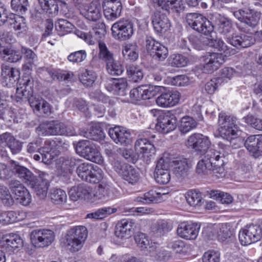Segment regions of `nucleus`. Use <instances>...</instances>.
I'll return each instance as SVG.
<instances>
[{
    "instance_id": "obj_1",
    "label": "nucleus",
    "mask_w": 262,
    "mask_h": 262,
    "mask_svg": "<svg viewBox=\"0 0 262 262\" xmlns=\"http://www.w3.org/2000/svg\"><path fill=\"white\" fill-rule=\"evenodd\" d=\"M218 125L220 136L230 141L233 148H239L243 143V140L238 134V127L236 124V118L222 112L218 115Z\"/></svg>"
},
{
    "instance_id": "obj_2",
    "label": "nucleus",
    "mask_w": 262,
    "mask_h": 262,
    "mask_svg": "<svg viewBox=\"0 0 262 262\" xmlns=\"http://www.w3.org/2000/svg\"><path fill=\"white\" fill-rule=\"evenodd\" d=\"M12 171L28 186L34 190L39 196H46L47 194L49 184L47 180L35 176L29 169L20 165L18 162L11 161L10 162Z\"/></svg>"
},
{
    "instance_id": "obj_3",
    "label": "nucleus",
    "mask_w": 262,
    "mask_h": 262,
    "mask_svg": "<svg viewBox=\"0 0 262 262\" xmlns=\"http://www.w3.org/2000/svg\"><path fill=\"white\" fill-rule=\"evenodd\" d=\"M34 85L32 76L30 74L25 73L19 80L18 88H16V100L17 102L27 100L34 111H39L43 99L34 95Z\"/></svg>"
},
{
    "instance_id": "obj_4",
    "label": "nucleus",
    "mask_w": 262,
    "mask_h": 262,
    "mask_svg": "<svg viewBox=\"0 0 262 262\" xmlns=\"http://www.w3.org/2000/svg\"><path fill=\"white\" fill-rule=\"evenodd\" d=\"M38 128L45 136H74L76 135L75 128L71 124L59 120L43 122L39 125Z\"/></svg>"
},
{
    "instance_id": "obj_5",
    "label": "nucleus",
    "mask_w": 262,
    "mask_h": 262,
    "mask_svg": "<svg viewBox=\"0 0 262 262\" xmlns=\"http://www.w3.org/2000/svg\"><path fill=\"white\" fill-rule=\"evenodd\" d=\"M88 236L85 227L78 226L71 228L66 236L67 247L72 252L78 251L82 247Z\"/></svg>"
},
{
    "instance_id": "obj_6",
    "label": "nucleus",
    "mask_w": 262,
    "mask_h": 262,
    "mask_svg": "<svg viewBox=\"0 0 262 262\" xmlns=\"http://www.w3.org/2000/svg\"><path fill=\"white\" fill-rule=\"evenodd\" d=\"M75 148L76 152L85 159L99 165L103 164L104 159L101 154L89 141H79L75 146Z\"/></svg>"
},
{
    "instance_id": "obj_7",
    "label": "nucleus",
    "mask_w": 262,
    "mask_h": 262,
    "mask_svg": "<svg viewBox=\"0 0 262 262\" xmlns=\"http://www.w3.org/2000/svg\"><path fill=\"white\" fill-rule=\"evenodd\" d=\"M186 21L193 30L204 35L210 34L214 30V27L211 22L200 13L187 14Z\"/></svg>"
},
{
    "instance_id": "obj_8",
    "label": "nucleus",
    "mask_w": 262,
    "mask_h": 262,
    "mask_svg": "<svg viewBox=\"0 0 262 262\" xmlns=\"http://www.w3.org/2000/svg\"><path fill=\"white\" fill-rule=\"evenodd\" d=\"M262 237V229L257 225L253 224L246 225L242 228L238 233V239L243 246H248L260 240Z\"/></svg>"
},
{
    "instance_id": "obj_9",
    "label": "nucleus",
    "mask_w": 262,
    "mask_h": 262,
    "mask_svg": "<svg viewBox=\"0 0 262 262\" xmlns=\"http://www.w3.org/2000/svg\"><path fill=\"white\" fill-rule=\"evenodd\" d=\"M233 14L243 24V27L250 29V32L258 25L260 19V14L252 9H240L235 11Z\"/></svg>"
},
{
    "instance_id": "obj_10",
    "label": "nucleus",
    "mask_w": 262,
    "mask_h": 262,
    "mask_svg": "<svg viewBox=\"0 0 262 262\" xmlns=\"http://www.w3.org/2000/svg\"><path fill=\"white\" fill-rule=\"evenodd\" d=\"M177 119L171 111H168L159 115L157 118L156 129L164 134L173 131L177 126Z\"/></svg>"
},
{
    "instance_id": "obj_11",
    "label": "nucleus",
    "mask_w": 262,
    "mask_h": 262,
    "mask_svg": "<svg viewBox=\"0 0 262 262\" xmlns=\"http://www.w3.org/2000/svg\"><path fill=\"white\" fill-rule=\"evenodd\" d=\"M133 24L128 19L120 20L112 25V35L115 39L126 40L133 35Z\"/></svg>"
},
{
    "instance_id": "obj_12",
    "label": "nucleus",
    "mask_w": 262,
    "mask_h": 262,
    "mask_svg": "<svg viewBox=\"0 0 262 262\" xmlns=\"http://www.w3.org/2000/svg\"><path fill=\"white\" fill-rule=\"evenodd\" d=\"M9 189L16 201L24 206L29 205L32 201L31 195L25 186L17 180L11 181Z\"/></svg>"
},
{
    "instance_id": "obj_13",
    "label": "nucleus",
    "mask_w": 262,
    "mask_h": 262,
    "mask_svg": "<svg viewBox=\"0 0 262 262\" xmlns=\"http://www.w3.org/2000/svg\"><path fill=\"white\" fill-rule=\"evenodd\" d=\"M115 170L126 181L132 184L137 183L140 179L139 172L132 166L119 161L114 163Z\"/></svg>"
},
{
    "instance_id": "obj_14",
    "label": "nucleus",
    "mask_w": 262,
    "mask_h": 262,
    "mask_svg": "<svg viewBox=\"0 0 262 262\" xmlns=\"http://www.w3.org/2000/svg\"><path fill=\"white\" fill-rule=\"evenodd\" d=\"M135 150L138 157L148 162L155 154L156 149L152 142L145 138H138L135 143Z\"/></svg>"
},
{
    "instance_id": "obj_15",
    "label": "nucleus",
    "mask_w": 262,
    "mask_h": 262,
    "mask_svg": "<svg viewBox=\"0 0 262 262\" xmlns=\"http://www.w3.org/2000/svg\"><path fill=\"white\" fill-rule=\"evenodd\" d=\"M54 233L49 229H36L31 233V239L35 246L44 248L50 245L54 240Z\"/></svg>"
},
{
    "instance_id": "obj_16",
    "label": "nucleus",
    "mask_w": 262,
    "mask_h": 262,
    "mask_svg": "<svg viewBox=\"0 0 262 262\" xmlns=\"http://www.w3.org/2000/svg\"><path fill=\"white\" fill-rule=\"evenodd\" d=\"M187 145L200 155L206 154L210 145L209 138L200 133H193L188 138Z\"/></svg>"
},
{
    "instance_id": "obj_17",
    "label": "nucleus",
    "mask_w": 262,
    "mask_h": 262,
    "mask_svg": "<svg viewBox=\"0 0 262 262\" xmlns=\"http://www.w3.org/2000/svg\"><path fill=\"white\" fill-rule=\"evenodd\" d=\"M166 156V163H169L173 168V172L178 178H184L188 174L189 165L186 158L182 156L170 157L169 154Z\"/></svg>"
},
{
    "instance_id": "obj_18",
    "label": "nucleus",
    "mask_w": 262,
    "mask_h": 262,
    "mask_svg": "<svg viewBox=\"0 0 262 262\" xmlns=\"http://www.w3.org/2000/svg\"><path fill=\"white\" fill-rule=\"evenodd\" d=\"M226 55L222 53L207 52L203 57V69L205 73H212L217 70L225 61Z\"/></svg>"
},
{
    "instance_id": "obj_19",
    "label": "nucleus",
    "mask_w": 262,
    "mask_h": 262,
    "mask_svg": "<svg viewBox=\"0 0 262 262\" xmlns=\"http://www.w3.org/2000/svg\"><path fill=\"white\" fill-rule=\"evenodd\" d=\"M20 74L18 69L7 64L2 65V83L8 87L13 86L16 83L18 88L19 80L23 78V76L20 77Z\"/></svg>"
},
{
    "instance_id": "obj_20",
    "label": "nucleus",
    "mask_w": 262,
    "mask_h": 262,
    "mask_svg": "<svg viewBox=\"0 0 262 262\" xmlns=\"http://www.w3.org/2000/svg\"><path fill=\"white\" fill-rule=\"evenodd\" d=\"M135 227V222L130 219H122L117 222L115 228V235L121 239L131 237Z\"/></svg>"
},
{
    "instance_id": "obj_21",
    "label": "nucleus",
    "mask_w": 262,
    "mask_h": 262,
    "mask_svg": "<svg viewBox=\"0 0 262 262\" xmlns=\"http://www.w3.org/2000/svg\"><path fill=\"white\" fill-rule=\"evenodd\" d=\"M146 48L147 52L154 58L159 61L164 60L168 56L167 48L153 38L146 39Z\"/></svg>"
},
{
    "instance_id": "obj_22",
    "label": "nucleus",
    "mask_w": 262,
    "mask_h": 262,
    "mask_svg": "<svg viewBox=\"0 0 262 262\" xmlns=\"http://www.w3.org/2000/svg\"><path fill=\"white\" fill-rule=\"evenodd\" d=\"M200 229L198 224L189 221L180 223L177 228L178 235L187 240H193L196 238Z\"/></svg>"
},
{
    "instance_id": "obj_23",
    "label": "nucleus",
    "mask_w": 262,
    "mask_h": 262,
    "mask_svg": "<svg viewBox=\"0 0 262 262\" xmlns=\"http://www.w3.org/2000/svg\"><path fill=\"white\" fill-rule=\"evenodd\" d=\"M181 94L176 90L162 92L156 99V104L161 107L168 108L176 105L180 101Z\"/></svg>"
},
{
    "instance_id": "obj_24",
    "label": "nucleus",
    "mask_w": 262,
    "mask_h": 262,
    "mask_svg": "<svg viewBox=\"0 0 262 262\" xmlns=\"http://www.w3.org/2000/svg\"><path fill=\"white\" fill-rule=\"evenodd\" d=\"M239 29L246 33L235 34L230 39V43L233 46L239 48H245L251 46L254 42L252 32L250 29H246L244 27H239Z\"/></svg>"
},
{
    "instance_id": "obj_25",
    "label": "nucleus",
    "mask_w": 262,
    "mask_h": 262,
    "mask_svg": "<svg viewBox=\"0 0 262 262\" xmlns=\"http://www.w3.org/2000/svg\"><path fill=\"white\" fill-rule=\"evenodd\" d=\"M103 13L106 19L114 20L118 18L122 10L120 0H105L102 4Z\"/></svg>"
},
{
    "instance_id": "obj_26",
    "label": "nucleus",
    "mask_w": 262,
    "mask_h": 262,
    "mask_svg": "<svg viewBox=\"0 0 262 262\" xmlns=\"http://www.w3.org/2000/svg\"><path fill=\"white\" fill-rule=\"evenodd\" d=\"M105 33L104 24H97L89 33L80 32L78 35L89 45H93L96 41H98V43L99 42H102L101 39L104 36Z\"/></svg>"
},
{
    "instance_id": "obj_27",
    "label": "nucleus",
    "mask_w": 262,
    "mask_h": 262,
    "mask_svg": "<svg viewBox=\"0 0 262 262\" xmlns=\"http://www.w3.org/2000/svg\"><path fill=\"white\" fill-rule=\"evenodd\" d=\"M108 135L116 143L122 145L129 144L132 140L130 132L126 128L120 126L110 128Z\"/></svg>"
},
{
    "instance_id": "obj_28",
    "label": "nucleus",
    "mask_w": 262,
    "mask_h": 262,
    "mask_svg": "<svg viewBox=\"0 0 262 262\" xmlns=\"http://www.w3.org/2000/svg\"><path fill=\"white\" fill-rule=\"evenodd\" d=\"M3 238L2 247L10 254L17 251L18 249L23 246L22 239L16 234H6Z\"/></svg>"
},
{
    "instance_id": "obj_29",
    "label": "nucleus",
    "mask_w": 262,
    "mask_h": 262,
    "mask_svg": "<svg viewBox=\"0 0 262 262\" xmlns=\"http://www.w3.org/2000/svg\"><path fill=\"white\" fill-rule=\"evenodd\" d=\"M167 194L165 190L161 187L155 188L145 193L143 196H138L135 201L145 204L160 203L162 201V196Z\"/></svg>"
},
{
    "instance_id": "obj_30",
    "label": "nucleus",
    "mask_w": 262,
    "mask_h": 262,
    "mask_svg": "<svg viewBox=\"0 0 262 262\" xmlns=\"http://www.w3.org/2000/svg\"><path fill=\"white\" fill-rule=\"evenodd\" d=\"M70 198L76 201L79 199L92 200V188L85 184H80L73 186L69 191Z\"/></svg>"
},
{
    "instance_id": "obj_31",
    "label": "nucleus",
    "mask_w": 262,
    "mask_h": 262,
    "mask_svg": "<svg viewBox=\"0 0 262 262\" xmlns=\"http://www.w3.org/2000/svg\"><path fill=\"white\" fill-rule=\"evenodd\" d=\"M151 20L154 28L157 32H165L170 27V21L166 15L160 11L154 12Z\"/></svg>"
},
{
    "instance_id": "obj_32",
    "label": "nucleus",
    "mask_w": 262,
    "mask_h": 262,
    "mask_svg": "<svg viewBox=\"0 0 262 262\" xmlns=\"http://www.w3.org/2000/svg\"><path fill=\"white\" fill-rule=\"evenodd\" d=\"M168 155L167 153L163 155L160 160L158 161L156 168L155 169V180L156 182L160 184H166L170 180V171L168 169L165 168V164L162 165L161 163H166V159L167 157L166 156Z\"/></svg>"
},
{
    "instance_id": "obj_33",
    "label": "nucleus",
    "mask_w": 262,
    "mask_h": 262,
    "mask_svg": "<svg viewBox=\"0 0 262 262\" xmlns=\"http://www.w3.org/2000/svg\"><path fill=\"white\" fill-rule=\"evenodd\" d=\"M244 144L247 149L254 157L262 155V135L250 136L245 141Z\"/></svg>"
},
{
    "instance_id": "obj_34",
    "label": "nucleus",
    "mask_w": 262,
    "mask_h": 262,
    "mask_svg": "<svg viewBox=\"0 0 262 262\" xmlns=\"http://www.w3.org/2000/svg\"><path fill=\"white\" fill-rule=\"evenodd\" d=\"M128 84L126 78H112L105 84L107 90L115 94L124 96L126 94Z\"/></svg>"
},
{
    "instance_id": "obj_35",
    "label": "nucleus",
    "mask_w": 262,
    "mask_h": 262,
    "mask_svg": "<svg viewBox=\"0 0 262 262\" xmlns=\"http://www.w3.org/2000/svg\"><path fill=\"white\" fill-rule=\"evenodd\" d=\"M7 21L15 31H17L18 34H26L28 27L24 17L14 13H10L9 14Z\"/></svg>"
},
{
    "instance_id": "obj_36",
    "label": "nucleus",
    "mask_w": 262,
    "mask_h": 262,
    "mask_svg": "<svg viewBox=\"0 0 262 262\" xmlns=\"http://www.w3.org/2000/svg\"><path fill=\"white\" fill-rule=\"evenodd\" d=\"M135 240L138 246L142 250L147 251L149 253L156 251L158 244L152 242L149 237L143 233H139L135 236Z\"/></svg>"
},
{
    "instance_id": "obj_37",
    "label": "nucleus",
    "mask_w": 262,
    "mask_h": 262,
    "mask_svg": "<svg viewBox=\"0 0 262 262\" xmlns=\"http://www.w3.org/2000/svg\"><path fill=\"white\" fill-rule=\"evenodd\" d=\"M59 0H38L39 4L43 12L49 17H54L58 13Z\"/></svg>"
},
{
    "instance_id": "obj_38",
    "label": "nucleus",
    "mask_w": 262,
    "mask_h": 262,
    "mask_svg": "<svg viewBox=\"0 0 262 262\" xmlns=\"http://www.w3.org/2000/svg\"><path fill=\"white\" fill-rule=\"evenodd\" d=\"M0 141L2 143H5L11 150L13 154H16L19 152L21 149L20 142L10 133H6L0 136Z\"/></svg>"
},
{
    "instance_id": "obj_39",
    "label": "nucleus",
    "mask_w": 262,
    "mask_h": 262,
    "mask_svg": "<svg viewBox=\"0 0 262 262\" xmlns=\"http://www.w3.org/2000/svg\"><path fill=\"white\" fill-rule=\"evenodd\" d=\"M83 136L90 140L100 141L103 140L105 134L102 127L98 124L91 125L83 133Z\"/></svg>"
},
{
    "instance_id": "obj_40",
    "label": "nucleus",
    "mask_w": 262,
    "mask_h": 262,
    "mask_svg": "<svg viewBox=\"0 0 262 262\" xmlns=\"http://www.w3.org/2000/svg\"><path fill=\"white\" fill-rule=\"evenodd\" d=\"M172 229V224L165 220H159L152 227V232L157 236H164Z\"/></svg>"
},
{
    "instance_id": "obj_41",
    "label": "nucleus",
    "mask_w": 262,
    "mask_h": 262,
    "mask_svg": "<svg viewBox=\"0 0 262 262\" xmlns=\"http://www.w3.org/2000/svg\"><path fill=\"white\" fill-rule=\"evenodd\" d=\"M206 155L205 158L207 161L210 162L211 165H212L213 168L217 170L218 168L220 169L221 166L224 165V162L221 159L220 156V152L216 150L211 149L208 150L206 152Z\"/></svg>"
},
{
    "instance_id": "obj_42",
    "label": "nucleus",
    "mask_w": 262,
    "mask_h": 262,
    "mask_svg": "<svg viewBox=\"0 0 262 262\" xmlns=\"http://www.w3.org/2000/svg\"><path fill=\"white\" fill-rule=\"evenodd\" d=\"M92 202L98 201L108 196L109 193L108 185L106 183H102L95 187L94 190L92 189Z\"/></svg>"
},
{
    "instance_id": "obj_43",
    "label": "nucleus",
    "mask_w": 262,
    "mask_h": 262,
    "mask_svg": "<svg viewBox=\"0 0 262 262\" xmlns=\"http://www.w3.org/2000/svg\"><path fill=\"white\" fill-rule=\"evenodd\" d=\"M81 161V160L72 157L59 158L61 169L66 173H71L75 166H78Z\"/></svg>"
},
{
    "instance_id": "obj_44",
    "label": "nucleus",
    "mask_w": 262,
    "mask_h": 262,
    "mask_svg": "<svg viewBox=\"0 0 262 262\" xmlns=\"http://www.w3.org/2000/svg\"><path fill=\"white\" fill-rule=\"evenodd\" d=\"M187 203L192 207H200L203 203L201 193L196 190H189L185 194Z\"/></svg>"
},
{
    "instance_id": "obj_45",
    "label": "nucleus",
    "mask_w": 262,
    "mask_h": 262,
    "mask_svg": "<svg viewBox=\"0 0 262 262\" xmlns=\"http://www.w3.org/2000/svg\"><path fill=\"white\" fill-rule=\"evenodd\" d=\"M197 123L192 117L185 116L180 121L178 128L183 134H186L196 127Z\"/></svg>"
},
{
    "instance_id": "obj_46",
    "label": "nucleus",
    "mask_w": 262,
    "mask_h": 262,
    "mask_svg": "<svg viewBox=\"0 0 262 262\" xmlns=\"http://www.w3.org/2000/svg\"><path fill=\"white\" fill-rule=\"evenodd\" d=\"M126 72L130 80L135 82L141 81L143 77V73L140 67L136 64L126 66Z\"/></svg>"
},
{
    "instance_id": "obj_47",
    "label": "nucleus",
    "mask_w": 262,
    "mask_h": 262,
    "mask_svg": "<svg viewBox=\"0 0 262 262\" xmlns=\"http://www.w3.org/2000/svg\"><path fill=\"white\" fill-rule=\"evenodd\" d=\"M51 76L53 80L59 81L72 82L75 78L72 71L55 70L51 73Z\"/></svg>"
},
{
    "instance_id": "obj_48",
    "label": "nucleus",
    "mask_w": 262,
    "mask_h": 262,
    "mask_svg": "<svg viewBox=\"0 0 262 262\" xmlns=\"http://www.w3.org/2000/svg\"><path fill=\"white\" fill-rule=\"evenodd\" d=\"M80 81L86 87L91 86L97 79L96 74L91 70L85 69L79 75Z\"/></svg>"
},
{
    "instance_id": "obj_49",
    "label": "nucleus",
    "mask_w": 262,
    "mask_h": 262,
    "mask_svg": "<svg viewBox=\"0 0 262 262\" xmlns=\"http://www.w3.org/2000/svg\"><path fill=\"white\" fill-rule=\"evenodd\" d=\"M233 233V230L229 223H222L220 225L217 232V239L220 242H225L231 238Z\"/></svg>"
},
{
    "instance_id": "obj_50",
    "label": "nucleus",
    "mask_w": 262,
    "mask_h": 262,
    "mask_svg": "<svg viewBox=\"0 0 262 262\" xmlns=\"http://www.w3.org/2000/svg\"><path fill=\"white\" fill-rule=\"evenodd\" d=\"M94 166L95 165L91 163L86 162L79 163L76 169L78 177L82 180L86 182L91 172H92V171H93Z\"/></svg>"
},
{
    "instance_id": "obj_51",
    "label": "nucleus",
    "mask_w": 262,
    "mask_h": 262,
    "mask_svg": "<svg viewBox=\"0 0 262 262\" xmlns=\"http://www.w3.org/2000/svg\"><path fill=\"white\" fill-rule=\"evenodd\" d=\"M98 49V57L99 59L107 63L114 59V54L108 49L104 42H99Z\"/></svg>"
},
{
    "instance_id": "obj_52",
    "label": "nucleus",
    "mask_w": 262,
    "mask_h": 262,
    "mask_svg": "<svg viewBox=\"0 0 262 262\" xmlns=\"http://www.w3.org/2000/svg\"><path fill=\"white\" fill-rule=\"evenodd\" d=\"M50 198L55 204H62L66 202L67 195L65 191L60 188H55L51 190Z\"/></svg>"
},
{
    "instance_id": "obj_53",
    "label": "nucleus",
    "mask_w": 262,
    "mask_h": 262,
    "mask_svg": "<svg viewBox=\"0 0 262 262\" xmlns=\"http://www.w3.org/2000/svg\"><path fill=\"white\" fill-rule=\"evenodd\" d=\"M183 0H163V9L179 13L183 9Z\"/></svg>"
},
{
    "instance_id": "obj_54",
    "label": "nucleus",
    "mask_w": 262,
    "mask_h": 262,
    "mask_svg": "<svg viewBox=\"0 0 262 262\" xmlns=\"http://www.w3.org/2000/svg\"><path fill=\"white\" fill-rule=\"evenodd\" d=\"M169 64L173 67L181 68L187 65L189 60L186 56L180 54H174L169 58Z\"/></svg>"
},
{
    "instance_id": "obj_55",
    "label": "nucleus",
    "mask_w": 262,
    "mask_h": 262,
    "mask_svg": "<svg viewBox=\"0 0 262 262\" xmlns=\"http://www.w3.org/2000/svg\"><path fill=\"white\" fill-rule=\"evenodd\" d=\"M73 25L66 19H59L55 23V29L60 36H63L72 31Z\"/></svg>"
},
{
    "instance_id": "obj_56",
    "label": "nucleus",
    "mask_w": 262,
    "mask_h": 262,
    "mask_svg": "<svg viewBox=\"0 0 262 262\" xmlns=\"http://www.w3.org/2000/svg\"><path fill=\"white\" fill-rule=\"evenodd\" d=\"M122 54L125 59L130 61L136 60L139 56L136 47L131 44H127L123 47Z\"/></svg>"
},
{
    "instance_id": "obj_57",
    "label": "nucleus",
    "mask_w": 262,
    "mask_h": 262,
    "mask_svg": "<svg viewBox=\"0 0 262 262\" xmlns=\"http://www.w3.org/2000/svg\"><path fill=\"white\" fill-rule=\"evenodd\" d=\"M208 45L214 49H216L217 51L223 52L225 55L230 54L232 50H230L228 48L224 42L221 39H211L209 40Z\"/></svg>"
},
{
    "instance_id": "obj_58",
    "label": "nucleus",
    "mask_w": 262,
    "mask_h": 262,
    "mask_svg": "<svg viewBox=\"0 0 262 262\" xmlns=\"http://www.w3.org/2000/svg\"><path fill=\"white\" fill-rule=\"evenodd\" d=\"M217 26L219 32L226 36L231 32L232 29V21L224 17L220 18Z\"/></svg>"
},
{
    "instance_id": "obj_59",
    "label": "nucleus",
    "mask_w": 262,
    "mask_h": 262,
    "mask_svg": "<svg viewBox=\"0 0 262 262\" xmlns=\"http://www.w3.org/2000/svg\"><path fill=\"white\" fill-rule=\"evenodd\" d=\"M106 66L108 73L112 75H120L124 71L122 64L114 59L106 63Z\"/></svg>"
},
{
    "instance_id": "obj_60",
    "label": "nucleus",
    "mask_w": 262,
    "mask_h": 262,
    "mask_svg": "<svg viewBox=\"0 0 262 262\" xmlns=\"http://www.w3.org/2000/svg\"><path fill=\"white\" fill-rule=\"evenodd\" d=\"M92 172L89 175L86 182L93 184H98L103 179L104 172L103 170L98 166L95 165L94 167Z\"/></svg>"
},
{
    "instance_id": "obj_61",
    "label": "nucleus",
    "mask_w": 262,
    "mask_h": 262,
    "mask_svg": "<svg viewBox=\"0 0 262 262\" xmlns=\"http://www.w3.org/2000/svg\"><path fill=\"white\" fill-rule=\"evenodd\" d=\"M2 53L4 55V58L10 62H15L21 59L22 56L19 51H16L10 48H5Z\"/></svg>"
},
{
    "instance_id": "obj_62",
    "label": "nucleus",
    "mask_w": 262,
    "mask_h": 262,
    "mask_svg": "<svg viewBox=\"0 0 262 262\" xmlns=\"http://www.w3.org/2000/svg\"><path fill=\"white\" fill-rule=\"evenodd\" d=\"M87 54L85 50H81L71 53L68 55V60L72 63H80L85 59Z\"/></svg>"
},
{
    "instance_id": "obj_63",
    "label": "nucleus",
    "mask_w": 262,
    "mask_h": 262,
    "mask_svg": "<svg viewBox=\"0 0 262 262\" xmlns=\"http://www.w3.org/2000/svg\"><path fill=\"white\" fill-rule=\"evenodd\" d=\"M244 122L253 128L262 130V119H258L254 116L248 114L243 118Z\"/></svg>"
},
{
    "instance_id": "obj_64",
    "label": "nucleus",
    "mask_w": 262,
    "mask_h": 262,
    "mask_svg": "<svg viewBox=\"0 0 262 262\" xmlns=\"http://www.w3.org/2000/svg\"><path fill=\"white\" fill-rule=\"evenodd\" d=\"M202 260L203 262H220V253L214 250H208L203 254Z\"/></svg>"
}]
</instances>
